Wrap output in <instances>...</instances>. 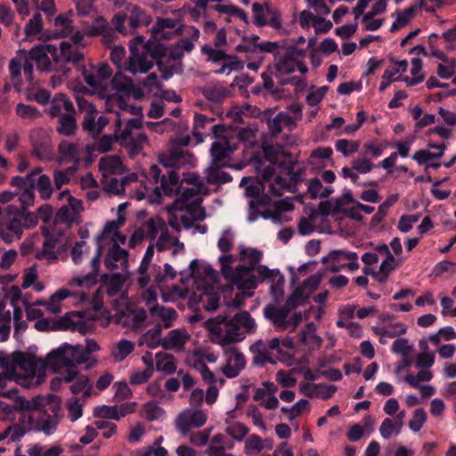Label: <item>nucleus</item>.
I'll return each instance as SVG.
<instances>
[{"mask_svg":"<svg viewBox=\"0 0 456 456\" xmlns=\"http://www.w3.org/2000/svg\"><path fill=\"white\" fill-rule=\"evenodd\" d=\"M191 187H180L179 176L173 170L167 171V175H163L160 178V186L155 187L151 202H161L162 195L172 197L177 194V191L181 190V195L173 204L167 208L169 214L168 224L175 230H179L181 219L185 228L190 227L186 215H189L192 221L202 220L205 218V213L201 208L202 197L201 190L204 188L203 183L198 176L190 178Z\"/></svg>","mask_w":456,"mask_h":456,"instance_id":"1","label":"nucleus"},{"mask_svg":"<svg viewBox=\"0 0 456 456\" xmlns=\"http://www.w3.org/2000/svg\"><path fill=\"white\" fill-rule=\"evenodd\" d=\"M240 255L243 260L248 262V266L240 265L234 270L232 265L236 257L231 254L219 256L218 261L224 279L238 289H255L259 281L270 283V292L277 297L281 293L284 285V277L278 269H269L265 265H257L262 258L261 251L252 248L249 251L240 246Z\"/></svg>","mask_w":456,"mask_h":456,"instance_id":"2","label":"nucleus"},{"mask_svg":"<svg viewBox=\"0 0 456 456\" xmlns=\"http://www.w3.org/2000/svg\"><path fill=\"white\" fill-rule=\"evenodd\" d=\"M304 50L296 47L288 49L281 55L273 67L262 73L263 86L270 93L275 94L280 92V86L293 85L298 86L303 81L297 77H284L296 70L297 58L303 57Z\"/></svg>","mask_w":456,"mask_h":456,"instance_id":"3","label":"nucleus"},{"mask_svg":"<svg viewBox=\"0 0 456 456\" xmlns=\"http://www.w3.org/2000/svg\"><path fill=\"white\" fill-rule=\"evenodd\" d=\"M102 183L104 190L110 194L122 195L126 187L135 183L138 175L135 173L125 175V167L118 156H105L99 161Z\"/></svg>","mask_w":456,"mask_h":456,"instance_id":"4","label":"nucleus"},{"mask_svg":"<svg viewBox=\"0 0 456 456\" xmlns=\"http://www.w3.org/2000/svg\"><path fill=\"white\" fill-rule=\"evenodd\" d=\"M37 224V216L34 212L8 205L6 217L0 223V238L7 243H12L20 240L24 230L32 229Z\"/></svg>","mask_w":456,"mask_h":456,"instance_id":"5","label":"nucleus"},{"mask_svg":"<svg viewBox=\"0 0 456 456\" xmlns=\"http://www.w3.org/2000/svg\"><path fill=\"white\" fill-rule=\"evenodd\" d=\"M42 236L43 238L36 233L27 239L21 246L22 254H32L36 259L47 264L58 261L61 253L59 236L50 232L46 228H42Z\"/></svg>","mask_w":456,"mask_h":456,"instance_id":"6","label":"nucleus"},{"mask_svg":"<svg viewBox=\"0 0 456 456\" xmlns=\"http://www.w3.org/2000/svg\"><path fill=\"white\" fill-rule=\"evenodd\" d=\"M37 346H29L28 352H16L12 356V369L17 372V370L22 371L21 377L23 382L27 381L28 379H33L36 376H39L43 370L47 369L48 364H53L58 366L61 362L60 356L54 354V359L50 358L52 351L49 352L45 358H38L36 356Z\"/></svg>","mask_w":456,"mask_h":456,"instance_id":"7","label":"nucleus"},{"mask_svg":"<svg viewBox=\"0 0 456 456\" xmlns=\"http://www.w3.org/2000/svg\"><path fill=\"white\" fill-rule=\"evenodd\" d=\"M116 114L115 137L121 144L129 149L131 155H137L148 142L147 135L140 131L141 120L137 118L122 119L119 111Z\"/></svg>","mask_w":456,"mask_h":456,"instance_id":"8","label":"nucleus"},{"mask_svg":"<svg viewBox=\"0 0 456 456\" xmlns=\"http://www.w3.org/2000/svg\"><path fill=\"white\" fill-rule=\"evenodd\" d=\"M125 223V217L118 216V219L108 222L102 230V232L97 235L96 242L97 248L95 254L91 260V272L82 277H77L73 280V283L79 287H87L94 285L99 275V266L101 263V257L102 255V240L104 239H112L118 232L120 226Z\"/></svg>","mask_w":456,"mask_h":456,"instance_id":"9","label":"nucleus"},{"mask_svg":"<svg viewBox=\"0 0 456 456\" xmlns=\"http://www.w3.org/2000/svg\"><path fill=\"white\" fill-rule=\"evenodd\" d=\"M99 349V345L94 339H86L85 346L62 343L58 348L52 350L50 358L54 359L56 357L54 354H58L61 362H71L77 367L89 362L86 366V369H89L95 364V361H91V354L97 352Z\"/></svg>","mask_w":456,"mask_h":456,"instance_id":"10","label":"nucleus"},{"mask_svg":"<svg viewBox=\"0 0 456 456\" xmlns=\"http://www.w3.org/2000/svg\"><path fill=\"white\" fill-rule=\"evenodd\" d=\"M159 53L152 51L151 45L136 37L130 44V56L125 69L132 74L146 73L157 62Z\"/></svg>","mask_w":456,"mask_h":456,"instance_id":"11","label":"nucleus"},{"mask_svg":"<svg viewBox=\"0 0 456 456\" xmlns=\"http://www.w3.org/2000/svg\"><path fill=\"white\" fill-rule=\"evenodd\" d=\"M293 298L287 300L286 305L279 306L269 304L264 308V316L274 327L276 331L289 330L294 331L297 326L302 321V314L299 312H291L294 307Z\"/></svg>","mask_w":456,"mask_h":456,"instance_id":"12","label":"nucleus"},{"mask_svg":"<svg viewBox=\"0 0 456 456\" xmlns=\"http://www.w3.org/2000/svg\"><path fill=\"white\" fill-rule=\"evenodd\" d=\"M151 16L138 6H132L129 15L118 12L112 19L115 29L120 33H133L141 26H147L151 23Z\"/></svg>","mask_w":456,"mask_h":456,"instance_id":"13","label":"nucleus"},{"mask_svg":"<svg viewBox=\"0 0 456 456\" xmlns=\"http://www.w3.org/2000/svg\"><path fill=\"white\" fill-rule=\"evenodd\" d=\"M31 155L40 161L49 162L54 158L51 133L44 128L30 132Z\"/></svg>","mask_w":456,"mask_h":456,"instance_id":"14","label":"nucleus"},{"mask_svg":"<svg viewBox=\"0 0 456 456\" xmlns=\"http://www.w3.org/2000/svg\"><path fill=\"white\" fill-rule=\"evenodd\" d=\"M77 103L79 110L85 112L83 121L84 130L93 137L99 135L108 124V118L100 116L96 119L97 110L95 107L83 97H77Z\"/></svg>","mask_w":456,"mask_h":456,"instance_id":"15","label":"nucleus"},{"mask_svg":"<svg viewBox=\"0 0 456 456\" xmlns=\"http://www.w3.org/2000/svg\"><path fill=\"white\" fill-rule=\"evenodd\" d=\"M252 12L254 22L256 26H270L274 30H280L282 28L281 15L279 10L269 2L264 4L254 3Z\"/></svg>","mask_w":456,"mask_h":456,"instance_id":"16","label":"nucleus"},{"mask_svg":"<svg viewBox=\"0 0 456 456\" xmlns=\"http://www.w3.org/2000/svg\"><path fill=\"white\" fill-rule=\"evenodd\" d=\"M133 81L121 72L115 74L111 80L113 94L109 97L108 102L111 106H118L121 110L129 108V90L132 89Z\"/></svg>","mask_w":456,"mask_h":456,"instance_id":"17","label":"nucleus"},{"mask_svg":"<svg viewBox=\"0 0 456 456\" xmlns=\"http://www.w3.org/2000/svg\"><path fill=\"white\" fill-rule=\"evenodd\" d=\"M28 55L41 71L51 69V58L55 64H59L58 47L53 45H37L31 48Z\"/></svg>","mask_w":456,"mask_h":456,"instance_id":"18","label":"nucleus"},{"mask_svg":"<svg viewBox=\"0 0 456 456\" xmlns=\"http://www.w3.org/2000/svg\"><path fill=\"white\" fill-rule=\"evenodd\" d=\"M207 419V414L202 410L186 409L177 416L175 426L182 435H186L191 428L203 427Z\"/></svg>","mask_w":456,"mask_h":456,"instance_id":"19","label":"nucleus"},{"mask_svg":"<svg viewBox=\"0 0 456 456\" xmlns=\"http://www.w3.org/2000/svg\"><path fill=\"white\" fill-rule=\"evenodd\" d=\"M224 357L226 363L221 368L223 374L227 379L238 377L246 366L244 354L237 347L232 346L224 349Z\"/></svg>","mask_w":456,"mask_h":456,"instance_id":"20","label":"nucleus"},{"mask_svg":"<svg viewBox=\"0 0 456 456\" xmlns=\"http://www.w3.org/2000/svg\"><path fill=\"white\" fill-rule=\"evenodd\" d=\"M129 253L120 246L112 245L109 248L105 256V265L110 272L120 270L121 273H131L129 272Z\"/></svg>","mask_w":456,"mask_h":456,"instance_id":"21","label":"nucleus"},{"mask_svg":"<svg viewBox=\"0 0 456 456\" xmlns=\"http://www.w3.org/2000/svg\"><path fill=\"white\" fill-rule=\"evenodd\" d=\"M329 265L333 272H338L345 267L354 272L359 268L358 256L353 251L336 250L330 254Z\"/></svg>","mask_w":456,"mask_h":456,"instance_id":"22","label":"nucleus"},{"mask_svg":"<svg viewBox=\"0 0 456 456\" xmlns=\"http://www.w3.org/2000/svg\"><path fill=\"white\" fill-rule=\"evenodd\" d=\"M58 154L59 164L73 163L76 166L83 155V145L78 142L61 140L58 145Z\"/></svg>","mask_w":456,"mask_h":456,"instance_id":"23","label":"nucleus"},{"mask_svg":"<svg viewBox=\"0 0 456 456\" xmlns=\"http://www.w3.org/2000/svg\"><path fill=\"white\" fill-rule=\"evenodd\" d=\"M205 327L209 331L212 342L222 346L230 344L226 332L228 331L227 315H218L214 319H209L205 322Z\"/></svg>","mask_w":456,"mask_h":456,"instance_id":"24","label":"nucleus"},{"mask_svg":"<svg viewBox=\"0 0 456 456\" xmlns=\"http://www.w3.org/2000/svg\"><path fill=\"white\" fill-rule=\"evenodd\" d=\"M47 368L59 374L51 380V388L59 390L62 383L72 382L78 374L77 367L71 362H60L58 366L48 364Z\"/></svg>","mask_w":456,"mask_h":456,"instance_id":"25","label":"nucleus"},{"mask_svg":"<svg viewBox=\"0 0 456 456\" xmlns=\"http://www.w3.org/2000/svg\"><path fill=\"white\" fill-rule=\"evenodd\" d=\"M17 402L19 409L20 410V417L28 422L32 419H38L42 416V412L45 411L44 409L45 403L40 398H32L27 400L22 396H17Z\"/></svg>","mask_w":456,"mask_h":456,"instance_id":"26","label":"nucleus"},{"mask_svg":"<svg viewBox=\"0 0 456 456\" xmlns=\"http://www.w3.org/2000/svg\"><path fill=\"white\" fill-rule=\"evenodd\" d=\"M191 335L183 328L171 330L163 338V348L175 352H181L190 340Z\"/></svg>","mask_w":456,"mask_h":456,"instance_id":"27","label":"nucleus"},{"mask_svg":"<svg viewBox=\"0 0 456 456\" xmlns=\"http://www.w3.org/2000/svg\"><path fill=\"white\" fill-rule=\"evenodd\" d=\"M85 48L72 45L70 42L62 41L58 48L59 64H77L85 57Z\"/></svg>","mask_w":456,"mask_h":456,"instance_id":"28","label":"nucleus"},{"mask_svg":"<svg viewBox=\"0 0 456 456\" xmlns=\"http://www.w3.org/2000/svg\"><path fill=\"white\" fill-rule=\"evenodd\" d=\"M299 390L302 394L308 397H317L323 400L330 398L337 391L334 385H327L324 383H309L303 382L299 385Z\"/></svg>","mask_w":456,"mask_h":456,"instance_id":"29","label":"nucleus"},{"mask_svg":"<svg viewBox=\"0 0 456 456\" xmlns=\"http://www.w3.org/2000/svg\"><path fill=\"white\" fill-rule=\"evenodd\" d=\"M405 416V411H401L395 416L394 419H384L379 427V433L382 438L387 440L393 436H398L402 432Z\"/></svg>","mask_w":456,"mask_h":456,"instance_id":"30","label":"nucleus"},{"mask_svg":"<svg viewBox=\"0 0 456 456\" xmlns=\"http://www.w3.org/2000/svg\"><path fill=\"white\" fill-rule=\"evenodd\" d=\"M234 444L227 438L224 434H216L210 440L206 454L208 456H235L231 452H227V449L233 448Z\"/></svg>","mask_w":456,"mask_h":456,"instance_id":"31","label":"nucleus"},{"mask_svg":"<svg viewBox=\"0 0 456 456\" xmlns=\"http://www.w3.org/2000/svg\"><path fill=\"white\" fill-rule=\"evenodd\" d=\"M58 424L59 419L56 416L48 414L45 410L38 419H32L28 422V429L43 432L46 436H51L57 430Z\"/></svg>","mask_w":456,"mask_h":456,"instance_id":"32","label":"nucleus"},{"mask_svg":"<svg viewBox=\"0 0 456 456\" xmlns=\"http://www.w3.org/2000/svg\"><path fill=\"white\" fill-rule=\"evenodd\" d=\"M58 328L61 330H77L82 334L89 330L84 316L79 312H71L61 317L59 321Z\"/></svg>","mask_w":456,"mask_h":456,"instance_id":"33","label":"nucleus"},{"mask_svg":"<svg viewBox=\"0 0 456 456\" xmlns=\"http://www.w3.org/2000/svg\"><path fill=\"white\" fill-rule=\"evenodd\" d=\"M446 149L447 146L445 143H429L428 145V150H419L413 154L411 158L419 165H422L433 159H441L444 156Z\"/></svg>","mask_w":456,"mask_h":456,"instance_id":"34","label":"nucleus"},{"mask_svg":"<svg viewBox=\"0 0 456 456\" xmlns=\"http://www.w3.org/2000/svg\"><path fill=\"white\" fill-rule=\"evenodd\" d=\"M187 34L190 35V37L180 39L173 49L172 55L174 58H180L184 52L190 53L194 48V43L200 37V30L191 26L188 28Z\"/></svg>","mask_w":456,"mask_h":456,"instance_id":"35","label":"nucleus"},{"mask_svg":"<svg viewBox=\"0 0 456 456\" xmlns=\"http://www.w3.org/2000/svg\"><path fill=\"white\" fill-rule=\"evenodd\" d=\"M322 281V275L314 274L305 280L295 290L293 299L297 298L302 301L307 299L313 292L319 287Z\"/></svg>","mask_w":456,"mask_h":456,"instance_id":"36","label":"nucleus"},{"mask_svg":"<svg viewBox=\"0 0 456 456\" xmlns=\"http://www.w3.org/2000/svg\"><path fill=\"white\" fill-rule=\"evenodd\" d=\"M161 324H156L153 328L148 330L140 337L138 345L145 346L151 349H155L159 346L163 347V338L161 337Z\"/></svg>","mask_w":456,"mask_h":456,"instance_id":"37","label":"nucleus"},{"mask_svg":"<svg viewBox=\"0 0 456 456\" xmlns=\"http://www.w3.org/2000/svg\"><path fill=\"white\" fill-rule=\"evenodd\" d=\"M273 442L270 439H262L259 436L253 434L245 440L244 452L247 455L258 454L264 449H272Z\"/></svg>","mask_w":456,"mask_h":456,"instance_id":"38","label":"nucleus"},{"mask_svg":"<svg viewBox=\"0 0 456 456\" xmlns=\"http://www.w3.org/2000/svg\"><path fill=\"white\" fill-rule=\"evenodd\" d=\"M226 164L221 162V164H215L211 161V165L207 168L206 178L208 183L211 184H224L232 181V176L221 169L222 167H225Z\"/></svg>","mask_w":456,"mask_h":456,"instance_id":"39","label":"nucleus"},{"mask_svg":"<svg viewBox=\"0 0 456 456\" xmlns=\"http://www.w3.org/2000/svg\"><path fill=\"white\" fill-rule=\"evenodd\" d=\"M268 128L273 134H280L283 128L292 129L295 126L293 118L286 112H279L273 118L267 120Z\"/></svg>","mask_w":456,"mask_h":456,"instance_id":"40","label":"nucleus"},{"mask_svg":"<svg viewBox=\"0 0 456 456\" xmlns=\"http://www.w3.org/2000/svg\"><path fill=\"white\" fill-rule=\"evenodd\" d=\"M179 20L171 18L159 19L154 26V32L161 37L170 38L179 33Z\"/></svg>","mask_w":456,"mask_h":456,"instance_id":"41","label":"nucleus"},{"mask_svg":"<svg viewBox=\"0 0 456 456\" xmlns=\"http://www.w3.org/2000/svg\"><path fill=\"white\" fill-rule=\"evenodd\" d=\"M74 110L72 102L64 94H56L50 105L49 113L52 117H61L65 112Z\"/></svg>","mask_w":456,"mask_h":456,"instance_id":"42","label":"nucleus"},{"mask_svg":"<svg viewBox=\"0 0 456 456\" xmlns=\"http://www.w3.org/2000/svg\"><path fill=\"white\" fill-rule=\"evenodd\" d=\"M186 157H189L188 151L181 148H174L167 153L162 154L159 157V160L164 167L179 168L184 164Z\"/></svg>","mask_w":456,"mask_h":456,"instance_id":"43","label":"nucleus"},{"mask_svg":"<svg viewBox=\"0 0 456 456\" xmlns=\"http://www.w3.org/2000/svg\"><path fill=\"white\" fill-rule=\"evenodd\" d=\"M132 273H113L106 281V293L109 297H116L122 292L124 284L131 277Z\"/></svg>","mask_w":456,"mask_h":456,"instance_id":"44","label":"nucleus"},{"mask_svg":"<svg viewBox=\"0 0 456 456\" xmlns=\"http://www.w3.org/2000/svg\"><path fill=\"white\" fill-rule=\"evenodd\" d=\"M301 342L309 349L314 350L321 346L322 338L316 333V326L314 323H307L300 332Z\"/></svg>","mask_w":456,"mask_h":456,"instance_id":"45","label":"nucleus"},{"mask_svg":"<svg viewBox=\"0 0 456 456\" xmlns=\"http://www.w3.org/2000/svg\"><path fill=\"white\" fill-rule=\"evenodd\" d=\"M266 344V341L257 340L250 346L249 349L254 354L253 361L255 363L260 365H265L267 362L274 363Z\"/></svg>","mask_w":456,"mask_h":456,"instance_id":"46","label":"nucleus"},{"mask_svg":"<svg viewBox=\"0 0 456 456\" xmlns=\"http://www.w3.org/2000/svg\"><path fill=\"white\" fill-rule=\"evenodd\" d=\"M150 314L162 322V329L171 327L177 317L173 308L159 305L150 306Z\"/></svg>","mask_w":456,"mask_h":456,"instance_id":"47","label":"nucleus"},{"mask_svg":"<svg viewBox=\"0 0 456 456\" xmlns=\"http://www.w3.org/2000/svg\"><path fill=\"white\" fill-rule=\"evenodd\" d=\"M134 347L131 340L120 339L112 346L110 356L115 362H121L134 350Z\"/></svg>","mask_w":456,"mask_h":456,"instance_id":"48","label":"nucleus"},{"mask_svg":"<svg viewBox=\"0 0 456 456\" xmlns=\"http://www.w3.org/2000/svg\"><path fill=\"white\" fill-rule=\"evenodd\" d=\"M156 370L167 374H173L176 371V362L173 355L165 352H159L155 354Z\"/></svg>","mask_w":456,"mask_h":456,"instance_id":"49","label":"nucleus"},{"mask_svg":"<svg viewBox=\"0 0 456 456\" xmlns=\"http://www.w3.org/2000/svg\"><path fill=\"white\" fill-rule=\"evenodd\" d=\"M415 9H417L414 5L408 6L407 8L402 11H396L395 12V20L391 25L390 31L395 32L399 30L400 28L405 27L411 20L415 15Z\"/></svg>","mask_w":456,"mask_h":456,"instance_id":"50","label":"nucleus"},{"mask_svg":"<svg viewBox=\"0 0 456 456\" xmlns=\"http://www.w3.org/2000/svg\"><path fill=\"white\" fill-rule=\"evenodd\" d=\"M58 123L57 131L60 134L66 136L73 134L77 128L75 110L65 112L64 115L59 118Z\"/></svg>","mask_w":456,"mask_h":456,"instance_id":"51","label":"nucleus"},{"mask_svg":"<svg viewBox=\"0 0 456 456\" xmlns=\"http://www.w3.org/2000/svg\"><path fill=\"white\" fill-rule=\"evenodd\" d=\"M72 294L67 289H60L55 293H53L48 301H46L44 305H45L46 310L51 314H58L61 310V303L62 300L68 298Z\"/></svg>","mask_w":456,"mask_h":456,"instance_id":"52","label":"nucleus"},{"mask_svg":"<svg viewBox=\"0 0 456 456\" xmlns=\"http://www.w3.org/2000/svg\"><path fill=\"white\" fill-rule=\"evenodd\" d=\"M74 383L70 385L69 389L73 395L82 394L84 398H87L92 395L93 383L88 377L82 375L75 378Z\"/></svg>","mask_w":456,"mask_h":456,"instance_id":"53","label":"nucleus"},{"mask_svg":"<svg viewBox=\"0 0 456 456\" xmlns=\"http://www.w3.org/2000/svg\"><path fill=\"white\" fill-rule=\"evenodd\" d=\"M285 191L293 192L294 186L290 184L287 178L281 175L275 176L274 180L270 182L268 185V192L276 197L282 195Z\"/></svg>","mask_w":456,"mask_h":456,"instance_id":"54","label":"nucleus"},{"mask_svg":"<svg viewBox=\"0 0 456 456\" xmlns=\"http://www.w3.org/2000/svg\"><path fill=\"white\" fill-rule=\"evenodd\" d=\"M262 150L265 158L273 165L278 164L280 158L284 156V148L278 143L273 144L264 142L262 143Z\"/></svg>","mask_w":456,"mask_h":456,"instance_id":"55","label":"nucleus"},{"mask_svg":"<svg viewBox=\"0 0 456 456\" xmlns=\"http://www.w3.org/2000/svg\"><path fill=\"white\" fill-rule=\"evenodd\" d=\"M395 265L396 262L395 256L393 255H389V257H386V259L382 261L379 271L373 273V278L378 282H385L391 272L395 270Z\"/></svg>","mask_w":456,"mask_h":456,"instance_id":"56","label":"nucleus"},{"mask_svg":"<svg viewBox=\"0 0 456 456\" xmlns=\"http://www.w3.org/2000/svg\"><path fill=\"white\" fill-rule=\"evenodd\" d=\"M407 328L402 322H396L387 327H376L374 332L379 337H386L389 338H397L406 333Z\"/></svg>","mask_w":456,"mask_h":456,"instance_id":"57","label":"nucleus"},{"mask_svg":"<svg viewBox=\"0 0 456 456\" xmlns=\"http://www.w3.org/2000/svg\"><path fill=\"white\" fill-rule=\"evenodd\" d=\"M142 416L150 420H159L165 417L164 410L155 402H149L143 405Z\"/></svg>","mask_w":456,"mask_h":456,"instance_id":"58","label":"nucleus"},{"mask_svg":"<svg viewBox=\"0 0 456 456\" xmlns=\"http://www.w3.org/2000/svg\"><path fill=\"white\" fill-rule=\"evenodd\" d=\"M83 77L88 86L93 88L94 91H101L105 84L96 73V70L90 66L89 68H84Z\"/></svg>","mask_w":456,"mask_h":456,"instance_id":"59","label":"nucleus"},{"mask_svg":"<svg viewBox=\"0 0 456 456\" xmlns=\"http://www.w3.org/2000/svg\"><path fill=\"white\" fill-rule=\"evenodd\" d=\"M37 189L40 197L46 200H49L53 194V189L51 179L46 175H40L37 180V183H34V189Z\"/></svg>","mask_w":456,"mask_h":456,"instance_id":"60","label":"nucleus"},{"mask_svg":"<svg viewBox=\"0 0 456 456\" xmlns=\"http://www.w3.org/2000/svg\"><path fill=\"white\" fill-rule=\"evenodd\" d=\"M71 15V12L61 13L54 20V25L60 30V34L62 37H69L73 31Z\"/></svg>","mask_w":456,"mask_h":456,"instance_id":"61","label":"nucleus"},{"mask_svg":"<svg viewBox=\"0 0 456 456\" xmlns=\"http://www.w3.org/2000/svg\"><path fill=\"white\" fill-rule=\"evenodd\" d=\"M58 200L62 201L67 207L79 216L84 209L82 200L73 197L69 190L59 192Z\"/></svg>","mask_w":456,"mask_h":456,"instance_id":"62","label":"nucleus"},{"mask_svg":"<svg viewBox=\"0 0 456 456\" xmlns=\"http://www.w3.org/2000/svg\"><path fill=\"white\" fill-rule=\"evenodd\" d=\"M227 94V89L221 85H213L203 90L206 99L216 103L221 102Z\"/></svg>","mask_w":456,"mask_h":456,"instance_id":"63","label":"nucleus"},{"mask_svg":"<svg viewBox=\"0 0 456 456\" xmlns=\"http://www.w3.org/2000/svg\"><path fill=\"white\" fill-rule=\"evenodd\" d=\"M360 142L354 140L338 139L335 142V149L343 156L347 157L358 151Z\"/></svg>","mask_w":456,"mask_h":456,"instance_id":"64","label":"nucleus"}]
</instances>
